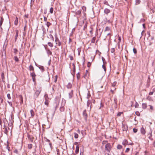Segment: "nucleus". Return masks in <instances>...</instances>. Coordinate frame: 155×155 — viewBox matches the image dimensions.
<instances>
[{
	"mask_svg": "<svg viewBox=\"0 0 155 155\" xmlns=\"http://www.w3.org/2000/svg\"><path fill=\"white\" fill-rule=\"evenodd\" d=\"M111 146L109 143H107L105 146V152L106 153H108L110 152V150H111Z\"/></svg>",
	"mask_w": 155,
	"mask_h": 155,
	"instance_id": "f257e3e1",
	"label": "nucleus"
},
{
	"mask_svg": "<svg viewBox=\"0 0 155 155\" xmlns=\"http://www.w3.org/2000/svg\"><path fill=\"white\" fill-rule=\"evenodd\" d=\"M41 91V88L40 87H37L36 91L35 93L34 96L35 97H37L39 95Z\"/></svg>",
	"mask_w": 155,
	"mask_h": 155,
	"instance_id": "f03ea898",
	"label": "nucleus"
},
{
	"mask_svg": "<svg viewBox=\"0 0 155 155\" xmlns=\"http://www.w3.org/2000/svg\"><path fill=\"white\" fill-rule=\"evenodd\" d=\"M55 42L56 44H58V46H60L61 45V42L57 38H55Z\"/></svg>",
	"mask_w": 155,
	"mask_h": 155,
	"instance_id": "7ed1b4c3",
	"label": "nucleus"
},
{
	"mask_svg": "<svg viewBox=\"0 0 155 155\" xmlns=\"http://www.w3.org/2000/svg\"><path fill=\"white\" fill-rule=\"evenodd\" d=\"M122 130L124 131H127L128 129L127 126L123 124H122Z\"/></svg>",
	"mask_w": 155,
	"mask_h": 155,
	"instance_id": "20e7f679",
	"label": "nucleus"
},
{
	"mask_svg": "<svg viewBox=\"0 0 155 155\" xmlns=\"http://www.w3.org/2000/svg\"><path fill=\"white\" fill-rule=\"evenodd\" d=\"M140 132L142 134H145L146 133L145 129L142 127L140 129Z\"/></svg>",
	"mask_w": 155,
	"mask_h": 155,
	"instance_id": "39448f33",
	"label": "nucleus"
},
{
	"mask_svg": "<svg viewBox=\"0 0 155 155\" xmlns=\"http://www.w3.org/2000/svg\"><path fill=\"white\" fill-rule=\"evenodd\" d=\"M83 115L84 116L85 120L87 119V114L86 113V110H84V111L83 112Z\"/></svg>",
	"mask_w": 155,
	"mask_h": 155,
	"instance_id": "423d86ee",
	"label": "nucleus"
},
{
	"mask_svg": "<svg viewBox=\"0 0 155 155\" xmlns=\"http://www.w3.org/2000/svg\"><path fill=\"white\" fill-rule=\"evenodd\" d=\"M68 95L69 98H71L72 97L73 95V91L72 90L69 92Z\"/></svg>",
	"mask_w": 155,
	"mask_h": 155,
	"instance_id": "0eeeda50",
	"label": "nucleus"
},
{
	"mask_svg": "<svg viewBox=\"0 0 155 155\" xmlns=\"http://www.w3.org/2000/svg\"><path fill=\"white\" fill-rule=\"evenodd\" d=\"M30 113L31 114V118H33L35 115L34 112L32 109L30 110Z\"/></svg>",
	"mask_w": 155,
	"mask_h": 155,
	"instance_id": "6e6552de",
	"label": "nucleus"
},
{
	"mask_svg": "<svg viewBox=\"0 0 155 155\" xmlns=\"http://www.w3.org/2000/svg\"><path fill=\"white\" fill-rule=\"evenodd\" d=\"M128 144V141L126 139H124L122 142V144L124 146H126Z\"/></svg>",
	"mask_w": 155,
	"mask_h": 155,
	"instance_id": "1a4fd4ad",
	"label": "nucleus"
},
{
	"mask_svg": "<svg viewBox=\"0 0 155 155\" xmlns=\"http://www.w3.org/2000/svg\"><path fill=\"white\" fill-rule=\"evenodd\" d=\"M15 32H16V35L15 36V41H16L17 39V37L18 36V30H15Z\"/></svg>",
	"mask_w": 155,
	"mask_h": 155,
	"instance_id": "9d476101",
	"label": "nucleus"
},
{
	"mask_svg": "<svg viewBox=\"0 0 155 155\" xmlns=\"http://www.w3.org/2000/svg\"><path fill=\"white\" fill-rule=\"evenodd\" d=\"M110 12V10L107 8H105L104 10V13L106 14L109 13Z\"/></svg>",
	"mask_w": 155,
	"mask_h": 155,
	"instance_id": "9b49d317",
	"label": "nucleus"
},
{
	"mask_svg": "<svg viewBox=\"0 0 155 155\" xmlns=\"http://www.w3.org/2000/svg\"><path fill=\"white\" fill-rule=\"evenodd\" d=\"M29 69L30 71H32L33 72L34 71V68L31 65L29 66Z\"/></svg>",
	"mask_w": 155,
	"mask_h": 155,
	"instance_id": "f8f14e48",
	"label": "nucleus"
},
{
	"mask_svg": "<svg viewBox=\"0 0 155 155\" xmlns=\"http://www.w3.org/2000/svg\"><path fill=\"white\" fill-rule=\"evenodd\" d=\"M64 105L61 107L60 108V110L61 112H63L64 110Z\"/></svg>",
	"mask_w": 155,
	"mask_h": 155,
	"instance_id": "ddd939ff",
	"label": "nucleus"
},
{
	"mask_svg": "<svg viewBox=\"0 0 155 155\" xmlns=\"http://www.w3.org/2000/svg\"><path fill=\"white\" fill-rule=\"evenodd\" d=\"M79 150V146L78 145H77L76 147V150H75V152L77 154L78 153Z\"/></svg>",
	"mask_w": 155,
	"mask_h": 155,
	"instance_id": "4468645a",
	"label": "nucleus"
},
{
	"mask_svg": "<svg viewBox=\"0 0 155 155\" xmlns=\"http://www.w3.org/2000/svg\"><path fill=\"white\" fill-rule=\"evenodd\" d=\"M18 23V18L16 17L15 20V21L14 24L15 25H17Z\"/></svg>",
	"mask_w": 155,
	"mask_h": 155,
	"instance_id": "2eb2a0df",
	"label": "nucleus"
},
{
	"mask_svg": "<svg viewBox=\"0 0 155 155\" xmlns=\"http://www.w3.org/2000/svg\"><path fill=\"white\" fill-rule=\"evenodd\" d=\"M3 21H4V19L3 18L1 17V18L0 21V27L1 28H2L1 26H2V25L3 23Z\"/></svg>",
	"mask_w": 155,
	"mask_h": 155,
	"instance_id": "dca6fc26",
	"label": "nucleus"
},
{
	"mask_svg": "<svg viewBox=\"0 0 155 155\" xmlns=\"http://www.w3.org/2000/svg\"><path fill=\"white\" fill-rule=\"evenodd\" d=\"M30 75L32 78L35 77L36 76V75L34 71L31 72L30 73Z\"/></svg>",
	"mask_w": 155,
	"mask_h": 155,
	"instance_id": "f3484780",
	"label": "nucleus"
},
{
	"mask_svg": "<svg viewBox=\"0 0 155 155\" xmlns=\"http://www.w3.org/2000/svg\"><path fill=\"white\" fill-rule=\"evenodd\" d=\"M142 108L145 109H146L147 107V105L146 103H143L142 104Z\"/></svg>",
	"mask_w": 155,
	"mask_h": 155,
	"instance_id": "a211bd4d",
	"label": "nucleus"
},
{
	"mask_svg": "<svg viewBox=\"0 0 155 155\" xmlns=\"http://www.w3.org/2000/svg\"><path fill=\"white\" fill-rule=\"evenodd\" d=\"M72 85L70 83H69L67 85V88H71L72 87Z\"/></svg>",
	"mask_w": 155,
	"mask_h": 155,
	"instance_id": "6ab92c4d",
	"label": "nucleus"
},
{
	"mask_svg": "<svg viewBox=\"0 0 155 155\" xmlns=\"http://www.w3.org/2000/svg\"><path fill=\"white\" fill-rule=\"evenodd\" d=\"M47 53L48 55H51L52 54L51 52L49 49H48L47 50Z\"/></svg>",
	"mask_w": 155,
	"mask_h": 155,
	"instance_id": "aec40b11",
	"label": "nucleus"
},
{
	"mask_svg": "<svg viewBox=\"0 0 155 155\" xmlns=\"http://www.w3.org/2000/svg\"><path fill=\"white\" fill-rule=\"evenodd\" d=\"M141 1L140 0H135V4L136 5H138L140 4Z\"/></svg>",
	"mask_w": 155,
	"mask_h": 155,
	"instance_id": "412c9836",
	"label": "nucleus"
},
{
	"mask_svg": "<svg viewBox=\"0 0 155 155\" xmlns=\"http://www.w3.org/2000/svg\"><path fill=\"white\" fill-rule=\"evenodd\" d=\"M116 84H117L116 82L115 81V82H114L112 84L111 87H115V86L116 85Z\"/></svg>",
	"mask_w": 155,
	"mask_h": 155,
	"instance_id": "4be33fe9",
	"label": "nucleus"
},
{
	"mask_svg": "<svg viewBox=\"0 0 155 155\" xmlns=\"http://www.w3.org/2000/svg\"><path fill=\"white\" fill-rule=\"evenodd\" d=\"M45 100L46 101H49V98L48 97V95L47 94H46L44 96Z\"/></svg>",
	"mask_w": 155,
	"mask_h": 155,
	"instance_id": "5701e85b",
	"label": "nucleus"
},
{
	"mask_svg": "<svg viewBox=\"0 0 155 155\" xmlns=\"http://www.w3.org/2000/svg\"><path fill=\"white\" fill-rule=\"evenodd\" d=\"M91 101H90V100H88L87 102V106L88 107H91Z\"/></svg>",
	"mask_w": 155,
	"mask_h": 155,
	"instance_id": "b1692460",
	"label": "nucleus"
},
{
	"mask_svg": "<svg viewBox=\"0 0 155 155\" xmlns=\"http://www.w3.org/2000/svg\"><path fill=\"white\" fill-rule=\"evenodd\" d=\"M48 44L49 46H50V47H52L53 46V43L51 42H48Z\"/></svg>",
	"mask_w": 155,
	"mask_h": 155,
	"instance_id": "393cba45",
	"label": "nucleus"
},
{
	"mask_svg": "<svg viewBox=\"0 0 155 155\" xmlns=\"http://www.w3.org/2000/svg\"><path fill=\"white\" fill-rule=\"evenodd\" d=\"M14 58L15 61L16 62H18L19 61V59L18 57L16 56H15Z\"/></svg>",
	"mask_w": 155,
	"mask_h": 155,
	"instance_id": "a878e982",
	"label": "nucleus"
},
{
	"mask_svg": "<svg viewBox=\"0 0 155 155\" xmlns=\"http://www.w3.org/2000/svg\"><path fill=\"white\" fill-rule=\"evenodd\" d=\"M95 39H96L95 37H93L91 40V43H94L95 40Z\"/></svg>",
	"mask_w": 155,
	"mask_h": 155,
	"instance_id": "bb28decb",
	"label": "nucleus"
},
{
	"mask_svg": "<svg viewBox=\"0 0 155 155\" xmlns=\"http://www.w3.org/2000/svg\"><path fill=\"white\" fill-rule=\"evenodd\" d=\"M28 138L32 142L33 141V138L32 137H31L29 135H28Z\"/></svg>",
	"mask_w": 155,
	"mask_h": 155,
	"instance_id": "cd10ccee",
	"label": "nucleus"
},
{
	"mask_svg": "<svg viewBox=\"0 0 155 155\" xmlns=\"http://www.w3.org/2000/svg\"><path fill=\"white\" fill-rule=\"evenodd\" d=\"M32 144H28V148L29 149H31L32 148Z\"/></svg>",
	"mask_w": 155,
	"mask_h": 155,
	"instance_id": "c85d7f7f",
	"label": "nucleus"
},
{
	"mask_svg": "<svg viewBox=\"0 0 155 155\" xmlns=\"http://www.w3.org/2000/svg\"><path fill=\"white\" fill-rule=\"evenodd\" d=\"M118 39L119 41L118 42V45H120V43L121 41V38L119 36V35L118 36Z\"/></svg>",
	"mask_w": 155,
	"mask_h": 155,
	"instance_id": "c756f323",
	"label": "nucleus"
},
{
	"mask_svg": "<svg viewBox=\"0 0 155 155\" xmlns=\"http://www.w3.org/2000/svg\"><path fill=\"white\" fill-rule=\"evenodd\" d=\"M122 148V146L120 145H118L117 146V148L118 149H121Z\"/></svg>",
	"mask_w": 155,
	"mask_h": 155,
	"instance_id": "7c9ffc66",
	"label": "nucleus"
},
{
	"mask_svg": "<svg viewBox=\"0 0 155 155\" xmlns=\"http://www.w3.org/2000/svg\"><path fill=\"white\" fill-rule=\"evenodd\" d=\"M51 23L49 22H47L46 25L48 27V28L49 27V26L51 25Z\"/></svg>",
	"mask_w": 155,
	"mask_h": 155,
	"instance_id": "2f4dec72",
	"label": "nucleus"
},
{
	"mask_svg": "<svg viewBox=\"0 0 155 155\" xmlns=\"http://www.w3.org/2000/svg\"><path fill=\"white\" fill-rule=\"evenodd\" d=\"M14 53L15 54H16L18 52V50L16 48L14 49Z\"/></svg>",
	"mask_w": 155,
	"mask_h": 155,
	"instance_id": "473e14b6",
	"label": "nucleus"
},
{
	"mask_svg": "<svg viewBox=\"0 0 155 155\" xmlns=\"http://www.w3.org/2000/svg\"><path fill=\"white\" fill-rule=\"evenodd\" d=\"M81 13V11L80 10H79L77 11L76 12V15H80Z\"/></svg>",
	"mask_w": 155,
	"mask_h": 155,
	"instance_id": "72a5a7b5",
	"label": "nucleus"
},
{
	"mask_svg": "<svg viewBox=\"0 0 155 155\" xmlns=\"http://www.w3.org/2000/svg\"><path fill=\"white\" fill-rule=\"evenodd\" d=\"M74 138H78V134L76 133H74Z\"/></svg>",
	"mask_w": 155,
	"mask_h": 155,
	"instance_id": "f704fd0d",
	"label": "nucleus"
},
{
	"mask_svg": "<svg viewBox=\"0 0 155 155\" xmlns=\"http://www.w3.org/2000/svg\"><path fill=\"white\" fill-rule=\"evenodd\" d=\"M45 104L46 105H48L49 104V101H46L45 100Z\"/></svg>",
	"mask_w": 155,
	"mask_h": 155,
	"instance_id": "c9c22d12",
	"label": "nucleus"
},
{
	"mask_svg": "<svg viewBox=\"0 0 155 155\" xmlns=\"http://www.w3.org/2000/svg\"><path fill=\"white\" fill-rule=\"evenodd\" d=\"M73 71L74 72V73H75V65L74 64H73Z\"/></svg>",
	"mask_w": 155,
	"mask_h": 155,
	"instance_id": "e433bc0d",
	"label": "nucleus"
},
{
	"mask_svg": "<svg viewBox=\"0 0 155 155\" xmlns=\"http://www.w3.org/2000/svg\"><path fill=\"white\" fill-rule=\"evenodd\" d=\"M102 68L104 69V71L105 72L106 71V68L104 64L103 65Z\"/></svg>",
	"mask_w": 155,
	"mask_h": 155,
	"instance_id": "4c0bfd02",
	"label": "nucleus"
},
{
	"mask_svg": "<svg viewBox=\"0 0 155 155\" xmlns=\"http://www.w3.org/2000/svg\"><path fill=\"white\" fill-rule=\"evenodd\" d=\"M110 30V28L108 27H106L105 28V31H109Z\"/></svg>",
	"mask_w": 155,
	"mask_h": 155,
	"instance_id": "58836bf2",
	"label": "nucleus"
},
{
	"mask_svg": "<svg viewBox=\"0 0 155 155\" xmlns=\"http://www.w3.org/2000/svg\"><path fill=\"white\" fill-rule=\"evenodd\" d=\"M53 8L52 7L51 8H50V12L51 14L53 13Z\"/></svg>",
	"mask_w": 155,
	"mask_h": 155,
	"instance_id": "ea45409f",
	"label": "nucleus"
},
{
	"mask_svg": "<svg viewBox=\"0 0 155 155\" xmlns=\"http://www.w3.org/2000/svg\"><path fill=\"white\" fill-rule=\"evenodd\" d=\"M91 96V95L90 94V92L89 91L88 92V93H87V98H88Z\"/></svg>",
	"mask_w": 155,
	"mask_h": 155,
	"instance_id": "a19ab883",
	"label": "nucleus"
},
{
	"mask_svg": "<svg viewBox=\"0 0 155 155\" xmlns=\"http://www.w3.org/2000/svg\"><path fill=\"white\" fill-rule=\"evenodd\" d=\"M57 78H58V76L57 75H56L55 76V78L54 79V82L55 83H56L57 81Z\"/></svg>",
	"mask_w": 155,
	"mask_h": 155,
	"instance_id": "79ce46f5",
	"label": "nucleus"
},
{
	"mask_svg": "<svg viewBox=\"0 0 155 155\" xmlns=\"http://www.w3.org/2000/svg\"><path fill=\"white\" fill-rule=\"evenodd\" d=\"M39 68L42 71H44V68L43 67V66H40L39 67Z\"/></svg>",
	"mask_w": 155,
	"mask_h": 155,
	"instance_id": "37998d69",
	"label": "nucleus"
},
{
	"mask_svg": "<svg viewBox=\"0 0 155 155\" xmlns=\"http://www.w3.org/2000/svg\"><path fill=\"white\" fill-rule=\"evenodd\" d=\"M7 96L8 98L9 99H11V97L10 96V95L9 94H8L7 95Z\"/></svg>",
	"mask_w": 155,
	"mask_h": 155,
	"instance_id": "c03bdc74",
	"label": "nucleus"
},
{
	"mask_svg": "<svg viewBox=\"0 0 155 155\" xmlns=\"http://www.w3.org/2000/svg\"><path fill=\"white\" fill-rule=\"evenodd\" d=\"M59 104V102H58V103H56V105H55V109L56 110L57 108L58 107V106Z\"/></svg>",
	"mask_w": 155,
	"mask_h": 155,
	"instance_id": "a18cd8bd",
	"label": "nucleus"
},
{
	"mask_svg": "<svg viewBox=\"0 0 155 155\" xmlns=\"http://www.w3.org/2000/svg\"><path fill=\"white\" fill-rule=\"evenodd\" d=\"M139 106L138 104L137 103V102H136L135 105V108H137Z\"/></svg>",
	"mask_w": 155,
	"mask_h": 155,
	"instance_id": "49530a36",
	"label": "nucleus"
},
{
	"mask_svg": "<svg viewBox=\"0 0 155 155\" xmlns=\"http://www.w3.org/2000/svg\"><path fill=\"white\" fill-rule=\"evenodd\" d=\"M77 77L78 79H79L80 78V74L79 73L77 74Z\"/></svg>",
	"mask_w": 155,
	"mask_h": 155,
	"instance_id": "de8ad7c7",
	"label": "nucleus"
},
{
	"mask_svg": "<svg viewBox=\"0 0 155 155\" xmlns=\"http://www.w3.org/2000/svg\"><path fill=\"white\" fill-rule=\"evenodd\" d=\"M104 4L105 5H109L108 4L107 2L106 1H104Z\"/></svg>",
	"mask_w": 155,
	"mask_h": 155,
	"instance_id": "09e8293b",
	"label": "nucleus"
},
{
	"mask_svg": "<svg viewBox=\"0 0 155 155\" xmlns=\"http://www.w3.org/2000/svg\"><path fill=\"white\" fill-rule=\"evenodd\" d=\"M133 131L134 133H136L137 131V129L135 128H134L133 129Z\"/></svg>",
	"mask_w": 155,
	"mask_h": 155,
	"instance_id": "8fccbe9b",
	"label": "nucleus"
},
{
	"mask_svg": "<svg viewBox=\"0 0 155 155\" xmlns=\"http://www.w3.org/2000/svg\"><path fill=\"white\" fill-rule=\"evenodd\" d=\"M133 51L134 54H136L137 53V51L135 48H134L133 49Z\"/></svg>",
	"mask_w": 155,
	"mask_h": 155,
	"instance_id": "3c124183",
	"label": "nucleus"
},
{
	"mask_svg": "<svg viewBox=\"0 0 155 155\" xmlns=\"http://www.w3.org/2000/svg\"><path fill=\"white\" fill-rule=\"evenodd\" d=\"M44 20L45 21H47V18L46 17H44Z\"/></svg>",
	"mask_w": 155,
	"mask_h": 155,
	"instance_id": "603ef678",
	"label": "nucleus"
},
{
	"mask_svg": "<svg viewBox=\"0 0 155 155\" xmlns=\"http://www.w3.org/2000/svg\"><path fill=\"white\" fill-rule=\"evenodd\" d=\"M91 65V63L89 62H88L87 63V67H90Z\"/></svg>",
	"mask_w": 155,
	"mask_h": 155,
	"instance_id": "864d4df0",
	"label": "nucleus"
},
{
	"mask_svg": "<svg viewBox=\"0 0 155 155\" xmlns=\"http://www.w3.org/2000/svg\"><path fill=\"white\" fill-rule=\"evenodd\" d=\"M114 102H115V103L116 104H117V99L116 98H114Z\"/></svg>",
	"mask_w": 155,
	"mask_h": 155,
	"instance_id": "5fc2aeb1",
	"label": "nucleus"
},
{
	"mask_svg": "<svg viewBox=\"0 0 155 155\" xmlns=\"http://www.w3.org/2000/svg\"><path fill=\"white\" fill-rule=\"evenodd\" d=\"M130 150V148H127V149H126V150L125 151V152H128Z\"/></svg>",
	"mask_w": 155,
	"mask_h": 155,
	"instance_id": "6e6d98bb",
	"label": "nucleus"
},
{
	"mask_svg": "<svg viewBox=\"0 0 155 155\" xmlns=\"http://www.w3.org/2000/svg\"><path fill=\"white\" fill-rule=\"evenodd\" d=\"M122 113V112H118V113H117V116H120L121 115V114Z\"/></svg>",
	"mask_w": 155,
	"mask_h": 155,
	"instance_id": "4d7b16f0",
	"label": "nucleus"
},
{
	"mask_svg": "<svg viewBox=\"0 0 155 155\" xmlns=\"http://www.w3.org/2000/svg\"><path fill=\"white\" fill-rule=\"evenodd\" d=\"M147 99L149 101H151L152 100L151 98L150 97H148Z\"/></svg>",
	"mask_w": 155,
	"mask_h": 155,
	"instance_id": "13d9d810",
	"label": "nucleus"
},
{
	"mask_svg": "<svg viewBox=\"0 0 155 155\" xmlns=\"http://www.w3.org/2000/svg\"><path fill=\"white\" fill-rule=\"evenodd\" d=\"M107 143V142L106 141H103L102 142V143L103 144H107L106 143Z\"/></svg>",
	"mask_w": 155,
	"mask_h": 155,
	"instance_id": "bf43d9fd",
	"label": "nucleus"
},
{
	"mask_svg": "<svg viewBox=\"0 0 155 155\" xmlns=\"http://www.w3.org/2000/svg\"><path fill=\"white\" fill-rule=\"evenodd\" d=\"M115 90H113L112 89H111L110 90V91L111 92L113 93V94H114V91Z\"/></svg>",
	"mask_w": 155,
	"mask_h": 155,
	"instance_id": "052dcab7",
	"label": "nucleus"
},
{
	"mask_svg": "<svg viewBox=\"0 0 155 155\" xmlns=\"http://www.w3.org/2000/svg\"><path fill=\"white\" fill-rule=\"evenodd\" d=\"M50 36L51 37L52 40L53 41L54 40V38H53V36H52V35H50Z\"/></svg>",
	"mask_w": 155,
	"mask_h": 155,
	"instance_id": "680f3d73",
	"label": "nucleus"
},
{
	"mask_svg": "<svg viewBox=\"0 0 155 155\" xmlns=\"http://www.w3.org/2000/svg\"><path fill=\"white\" fill-rule=\"evenodd\" d=\"M45 139H46L45 141H46L50 142V140H49L47 139V138H45Z\"/></svg>",
	"mask_w": 155,
	"mask_h": 155,
	"instance_id": "e2e57ef3",
	"label": "nucleus"
},
{
	"mask_svg": "<svg viewBox=\"0 0 155 155\" xmlns=\"http://www.w3.org/2000/svg\"><path fill=\"white\" fill-rule=\"evenodd\" d=\"M153 92H150L149 93V95H152L153 94Z\"/></svg>",
	"mask_w": 155,
	"mask_h": 155,
	"instance_id": "0e129e2a",
	"label": "nucleus"
},
{
	"mask_svg": "<svg viewBox=\"0 0 155 155\" xmlns=\"http://www.w3.org/2000/svg\"><path fill=\"white\" fill-rule=\"evenodd\" d=\"M48 65L49 66H50V64H51V60H49L48 62Z\"/></svg>",
	"mask_w": 155,
	"mask_h": 155,
	"instance_id": "69168bd1",
	"label": "nucleus"
},
{
	"mask_svg": "<svg viewBox=\"0 0 155 155\" xmlns=\"http://www.w3.org/2000/svg\"><path fill=\"white\" fill-rule=\"evenodd\" d=\"M32 78V80H33V81L34 82H35V77H33V78Z\"/></svg>",
	"mask_w": 155,
	"mask_h": 155,
	"instance_id": "338daca9",
	"label": "nucleus"
},
{
	"mask_svg": "<svg viewBox=\"0 0 155 155\" xmlns=\"http://www.w3.org/2000/svg\"><path fill=\"white\" fill-rule=\"evenodd\" d=\"M150 108L152 110L153 109V107L151 105H150Z\"/></svg>",
	"mask_w": 155,
	"mask_h": 155,
	"instance_id": "774afa93",
	"label": "nucleus"
}]
</instances>
